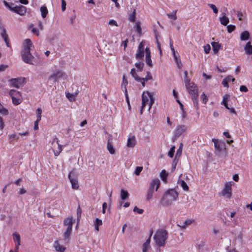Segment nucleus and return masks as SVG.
Instances as JSON below:
<instances>
[{
	"label": "nucleus",
	"instance_id": "57",
	"mask_svg": "<svg viewBox=\"0 0 252 252\" xmlns=\"http://www.w3.org/2000/svg\"><path fill=\"white\" fill-rule=\"evenodd\" d=\"M144 80H145L146 81H148L149 80L152 79V76L151 75H150V72H148L147 75L145 77V78H143Z\"/></svg>",
	"mask_w": 252,
	"mask_h": 252
},
{
	"label": "nucleus",
	"instance_id": "17",
	"mask_svg": "<svg viewBox=\"0 0 252 252\" xmlns=\"http://www.w3.org/2000/svg\"><path fill=\"white\" fill-rule=\"evenodd\" d=\"M72 228H67L65 232L63 234V237L64 238V241L66 243H68L70 239V236L72 232Z\"/></svg>",
	"mask_w": 252,
	"mask_h": 252
},
{
	"label": "nucleus",
	"instance_id": "59",
	"mask_svg": "<svg viewBox=\"0 0 252 252\" xmlns=\"http://www.w3.org/2000/svg\"><path fill=\"white\" fill-rule=\"evenodd\" d=\"M240 91L244 92H247L248 91V90L247 88L246 87V86H244V85L240 86Z\"/></svg>",
	"mask_w": 252,
	"mask_h": 252
},
{
	"label": "nucleus",
	"instance_id": "10",
	"mask_svg": "<svg viewBox=\"0 0 252 252\" xmlns=\"http://www.w3.org/2000/svg\"><path fill=\"white\" fill-rule=\"evenodd\" d=\"M25 79V78H14L10 79V81L12 86L16 88H19L21 86L24 85Z\"/></svg>",
	"mask_w": 252,
	"mask_h": 252
},
{
	"label": "nucleus",
	"instance_id": "5",
	"mask_svg": "<svg viewBox=\"0 0 252 252\" xmlns=\"http://www.w3.org/2000/svg\"><path fill=\"white\" fill-rule=\"evenodd\" d=\"M67 76V75L64 71L62 70L58 69L49 76V79L54 82H57L60 79H66Z\"/></svg>",
	"mask_w": 252,
	"mask_h": 252
},
{
	"label": "nucleus",
	"instance_id": "61",
	"mask_svg": "<svg viewBox=\"0 0 252 252\" xmlns=\"http://www.w3.org/2000/svg\"><path fill=\"white\" fill-rule=\"evenodd\" d=\"M228 83V82L226 79V78H224L222 82V84L223 85L224 87L228 88L229 87Z\"/></svg>",
	"mask_w": 252,
	"mask_h": 252
},
{
	"label": "nucleus",
	"instance_id": "55",
	"mask_svg": "<svg viewBox=\"0 0 252 252\" xmlns=\"http://www.w3.org/2000/svg\"><path fill=\"white\" fill-rule=\"evenodd\" d=\"M9 139H13L17 140L19 138V137L15 133L11 134L9 135Z\"/></svg>",
	"mask_w": 252,
	"mask_h": 252
},
{
	"label": "nucleus",
	"instance_id": "50",
	"mask_svg": "<svg viewBox=\"0 0 252 252\" xmlns=\"http://www.w3.org/2000/svg\"><path fill=\"white\" fill-rule=\"evenodd\" d=\"M146 54V58H151V52L150 48H145L144 53Z\"/></svg>",
	"mask_w": 252,
	"mask_h": 252
},
{
	"label": "nucleus",
	"instance_id": "32",
	"mask_svg": "<svg viewBox=\"0 0 252 252\" xmlns=\"http://www.w3.org/2000/svg\"><path fill=\"white\" fill-rule=\"evenodd\" d=\"M102 225V221L101 220L98 218H96L95 219V221L94 222V227L95 229L97 231H99V226Z\"/></svg>",
	"mask_w": 252,
	"mask_h": 252
},
{
	"label": "nucleus",
	"instance_id": "4",
	"mask_svg": "<svg viewBox=\"0 0 252 252\" xmlns=\"http://www.w3.org/2000/svg\"><path fill=\"white\" fill-rule=\"evenodd\" d=\"M214 143L215 153L219 157H224L226 155V144L224 142L219 141L215 138L212 139Z\"/></svg>",
	"mask_w": 252,
	"mask_h": 252
},
{
	"label": "nucleus",
	"instance_id": "40",
	"mask_svg": "<svg viewBox=\"0 0 252 252\" xmlns=\"http://www.w3.org/2000/svg\"><path fill=\"white\" fill-rule=\"evenodd\" d=\"M130 74H131V76L133 78H134V79L136 81L141 80L140 77H138V75H137V74L135 72V69L134 68H132L131 69Z\"/></svg>",
	"mask_w": 252,
	"mask_h": 252
},
{
	"label": "nucleus",
	"instance_id": "31",
	"mask_svg": "<svg viewBox=\"0 0 252 252\" xmlns=\"http://www.w3.org/2000/svg\"><path fill=\"white\" fill-rule=\"evenodd\" d=\"M129 196V193L126 190L122 189L121 190V198L122 200L126 199Z\"/></svg>",
	"mask_w": 252,
	"mask_h": 252
},
{
	"label": "nucleus",
	"instance_id": "27",
	"mask_svg": "<svg viewBox=\"0 0 252 252\" xmlns=\"http://www.w3.org/2000/svg\"><path fill=\"white\" fill-rule=\"evenodd\" d=\"M9 95L11 96V97H21V93L19 91H17L15 90H11L9 92Z\"/></svg>",
	"mask_w": 252,
	"mask_h": 252
},
{
	"label": "nucleus",
	"instance_id": "52",
	"mask_svg": "<svg viewBox=\"0 0 252 252\" xmlns=\"http://www.w3.org/2000/svg\"><path fill=\"white\" fill-rule=\"evenodd\" d=\"M125 94L126 96V102H127V104H129V103H130V102H129V98H128V96L127 91L126 88V85L125 86Z\"/></svg>",
	"mask_w": 252,
	"mask_h": 252
},
{
	"label": "nucleus",
	"instance_id": "28",
	"mask_svg": "<svg viewBox=\"0 0 252 252\" xmlns=\"http://www.w3.org/2000/svg\"><path fill=\"white\" fill-rule=\"evenodd\" d=\"M192 221H193L192 220H185L183 224H178L177 226L180 227L182 229H185L186 228L187 226L191 224L192 223Z\"/></svg>",
	"mask_w": 252,
	"mask_h": 252
},
{
	"label": "nucleus",
	"instance_id": "42",
	"mask_svg": "<svg viewBox=\"0 0 252 252\" xmlns=\"http://www.w3.org/2000/svg\"><path fill=\"white\" fill-rule=\"evenodd\" d=\"M12 99V102L15 105H18L21 102V99L19 97H11Z\"/></svg>",
	"mask_w": 252,
	"mask_h": 252
},
{
	"label": "nucleus",
	"instance_id": "41",
	"mask_svg": "<svg viewBox=\"0 0 252 252\" xmlns=\"http://www.w3.org/2000/svg\"><path fill=\"white\" fill-rule=\"evenodd\" d=\"M32 42L30 39H26L24 42V47H31Z\"/></svg>",
	"mask_w": 252,
	"mask_h": 252
},
{
	"label": "nucleus",
	"instance_id": "54",
	"mask_svg": "<svg viewBox=\"0 0 252 252\" xmlns=\"http://www.w3.org/2000/svg\"><path fill=\"white\" fill-rule=\"evenodd\" d=\"M66 3L65 0H62V10L63 11H65L66 9Z\"/></svg>",
	"mask_w": 252,
	"mask_h": 252
},
{
	"label": "nucleus",
	"instance_id": "62",
	"mask_svg": "<svg viewBox=\"0 0 252 252\" xmlns=\"http://www.w3.org/2000/svg\"><path fill=\"white\" fill-rule=\"evenodd\" d=\"M109 25H114V26H116L117 27L118 26V25L117 24V22L115 20H111L109 22Z\"/></svg>",
	"mask_w": 252,
	"mask_h": 252
},
{
	"label": "nucleus",
	"instance_id": "9",
	"mask_svg": "<svg viewBox=\"0 0 252 252\" xmlns=\"http://www.w3.org/2000/svg\"><path fill=\"white\" fill-rule=\"evenodd\" d=\"M187 126L185 125H178L174 131V135L173 140H176L177 138L179 137L183 133L186 131Z\"/></svg>",
	"mask_w": 252,
	"mask_h": 252
},
{
	"label": "nucleus",
	"instance_id": "16",
	"mask_svg": "<svg viewBox=\"0 0 252 252\" xmlns=\"http://www.w3.org/2000/svg\"><path fill=\"white\" fill-rule=\"evenodd\" d=\"M146 92H144L142 95V106L141 109V113H142V110L145 107L149 102V96L148 94L146 95Z\"/></svg>",
	"mask_w": 252,
	"mask_h": 252
},
{
	"label": "nucleus",
	"instance_id": "15",
	"mask_svg": "<svg viewBox=\"0 0 252 252\" xmlns=\"http://www.w3.org/2000/svg\"><path fill=\"white\" fill-rule=\"evenodd\" d=\"M171 49L178 67L181 68L182 66V63L180 59L179 55H178V53L175 52V48H171Z\"/></svg>",
	"mask_w": 252,
	"mask_h": 252
},
{
	"label": "nucleus",
	"instance_id": "47",
	"mask_svg": "<svg viewBox=\"0 0 252 252\" xmlns=\"http://www.w3.org/2000/svg\"><path fill=\"white\" fill-rule=\"evenodd\" d=\"M175 146H173L170 150V151H169L168 153V156L170 157V158H173V156H174V152H175Z\"/></svg>",
	"mask_w": 252,
	"mask_h": 252
},
{
	"label": "nucleus",
	"instance_id": "46",
	"mask_svg": "<svg viewBox=\"0 0 252 252\" xmlns=\"http://www.w3.org/2000/svg\"><path fill=\"white\" fill-rule=\"evenodd\" d=\"M143 170V167L142 166H137L136 167L135 170L134 171V174L136 175H139L140 173V172Z\"/></svg>",
	"mask_w": 252,
	"mask_h": 252
},
{
	"label": "nucleus",
	"instance_id": "23",
	"mask_svg": "<svg viewBox=\"0 0 252 252\" xmlns=\"http://www.w3.org/2000/svg\"><path fill=\"white\" fill-rule=\"evenodd\" d=\"M223 16L220 18V21L223 26H227L229 22V20L228 17L225 16V13H223Z\"/></svg>",
	"mask_w": 252,
	"mask_h": 252
},
{
	"label": "nucleus",
	"instance_id": "48",
	"mask_svg": "<svg viewBox=\"0 0 252 252\" xmlns=\"http://www.w3.org/2000/svg\"><path fill=\"white\" fill-rule=\"evenodd\" d=\"M208 5L213 10V12L217 14L218 12V10L216 6L213 4H208Z\"/></svg>",
	"mask_w": 252,
	"mask_h": 252
},
{
	"label": "nucleus",
	"instance_id": "39",
	"mask_svg": "<svg viewBox=\"0 0 252 252\" xmlns=\"http://www.w3.org/2000/svg\"><path fill=\"white\" fill-rule=\"evenodd\" d=\"M177 12V10H176L175 11H172V12L171 13L167 14V15L168 17V18L175 20L177 18V16H176Z\"/></svg>",
	"mask_w": 252,
	"mask_h": 252
},
{
	"label": "nucleus",
	"instance_id": "44",
	"mask_svg": "<svg viewBox=\"0 0 252 252\" xmlns=\"http://www.w3.org/2000/svg\"><path fill=\"white\" fill-rule=\"evenodd\" d=\"M36 114H37V119H38V121H40L41 118V113H42V110L41 108H38L37 109L36 111Z\"/></svg>",
	"mask_w": 252,
	"mask_h": 252
},
{
	"label": "nucleus",
	"instance_id": "12",
	"mask_svg": "<svg viewBox=\"0 0 252 252\" xmlns=\"http://www.w3.org/2000/svg\"><path fill=\"white\" fill-rule=\"evenodd\" d=\"M0 28L1 30V36L2 37V38L3 39V40H4L7 47H10L9 41L8 39V34L6 33V30L2 26H1V27L0 26Z\"/></svg>",
	"mask_w": 252,
	"mask_h": 252
},
{
	"label": "nucleus",
	"instance_id": "21",
	"mask_svg": "<svg viewBox=\"0 0 252 252\" xmlns=\"http://www.w3.org/2000/svg\"><path fill=\"white\" fill-rule=\"evenodd\" d=\"M72 224L73 221L72 217L67 218L65 219L63 221V224L64 226H67V228L70 227V228H72Z\"/></svg>",
	"mask_w": 252,
	"mask_h": 252
},
{
	"label": "nucleus",
	"instance_id": "8",
	"mask_svg": "<svg viewBox=\"0 0 252 252\" xmlns=\"http://www.w3.org/2000/svg\"><path fill=\"white\" fill-rule=\"evenodd\" d=\"M232 184L230 182L226 183L224 188L221 192V194L227 198H230L232 196Z\"/></svg>",
	"mask_w": 252,
	"mask_h": 252
},
{
	"label": "nucleus",
	"instance_id": "14",
	"mask_svg": "<svg viewBox=\"0 0 252 252\" xmlns=\"http://www.w3.org/2000/svg\"><path fill=\"white\" fill-rule=\"evenodd\" d=\"M68 178L71 184L72 189H77L79 188L77 179L76 177H73L71 176V173L68 174Z\"/></svg>",
	"mask_w": 252,
	"mask_h": 252
},
{
	"label": "nucleus",
	"instance_id": "45",
	"mask_svg": "<svg viewBox=\"0 0 252 252\" xmlns=\"http://www.w3.org/2000/svg\"><path fill=\"white\" fill-rule=\"evenodd\" d=\"M236 27L234 25H229L227 26V31L229 33L232 32L235 29Z\"/></svg>",
	"mask_w": 252,
	"mask_h": 252
},
{
	"label": "nucleus",
	"instance_id": "35",
	"mask_svg": "<svg viewBox=\"0 0 252 252\" xmlns=\"http://www.w3.org/2000/svg\"><path fill=\"white\" fill-rule=\"evenodd\" d=\"M136 19V10L134 9L132 12L128 16V20L131 22H134Z\"/></svg>",
	"mask_w": 252,
	"mask_h": 252
},
{
	"label": "nucleus",
	"instance_id": "11",
	"mask_svg": "<svg viewBox=\"0 0 252 252\" xmlns=\"http://www.w3.org/2000/svg\"><path fill=\"white\" fill-rule=\"evenodd\" d=\"M160 185V182L158 179H154L151 182L149 189L157 191Z\"/></svg>",
	"mask_w": 252,
	"mask_h": 252
},
{
	"label": "nucleus",
	"instance_id": "51",
	"mask_svg": "<svg viewBox=\"0 0 252 252\" xmlns=\"http://www.w3.org/2000/svg\"><path fill=\"white\" fill-rule=\"evenodd\" d=\"M134 212H137L138 214H141L143 213L144 210L138 208L137 207L135 206L133 208Z\"/></svg>",
	"mask_w": 252,
	"mask_h": 252
},
{
	"label": "nucleus",
	"instance_id": "19",
	"mask_svg": "<svg viewBox=\"0 0 252 252\" xmlns=\"http://www.w3.org/2000/svg\"><path fill=\"white\" fill-rule=\"evenodd\" d=\"M56 250L59 252H63L65 249V247L61 245L58 241H56L54 245Z\"/></svg>",
	"mask_w": 252,
	"mask_h": 252
},
{
	"label": "nucleus",
	"instance_id": "29",
	"mask_svg": "<svg viewBox=\"0 0 252 252\" xmlns=\"http://www.w3.org/2000/svg\"><path fill=\"white\" fill-rule=\"evenodd\" d=\"M182 149H183V144L182 143H181L179 149L177 151L175 158L174 160V162H175L176 159L179 158L181 156V155L182 154Z\"/></svg>",
	"mask_w": 252,
	"mask_h": 252
},
{
	"label": "nucleus",
	"instance_id": "64",
	"mask_svg": "<svg viewBox=\"0 0 252 252\" xmlns=\"http://www.w3.org/2000/svg\"><path fill=\"white\" fill-rule=\"evenodd\" d=\"M225 78L227 80L228 82H230V81L234 82L235 80V78H233L232 76L231 75H228Z\"/></svg>",
	"mask_w": 252,
	"mask_h": 252
},
{
	"label": "nucleus",
	"instance_id": "56",
	"mask_svg": "<svg viewBox=\"0 0 252 252\" xmlns=\"http://www.w3.org/2000/svg\"><path fill=\"white\" fill-rule=\"evenodd\" d=\"M146 62L150 66L152 67L153 66L151 58H146Z\"/></svg>",
	"mask_w": 252,
	"mask_h": 252
},
{
	"label": "nucleus",
	"instance_id": "60",
	"mask_svg": "<svg viewBox=\"0 0 252 252\" xmlns=\"http://www.w3.org/2000/svg\"><path fill=\"white\" fill-rule=\"evenodd\" d=\"M245 53L247 55L252 54V48H244Z\"/></svg>",
	"mask_w": 252,
	"mask_h": 252
},
{
	"label": "nucleus",
	"instance_id": "18",
	"mask_svg": "<svg viewBox=\"0 0 252 252\" xmlns=\"http://www.w3.org/2000/svg\"><path fill=\"white\" fill-rule=\"evenodd\" d=\"M136 143L135 137L132 136L131 137L128 138L127 140V146L130 148H133L134 147Z\"/></svg>",
	"mask_w": 252,
	"mask_h": 252
},
{
	"label": "nucleus",
	"instance_id": "34",
	"mask_svg": "<svg viewBox=\"0 0 252 252\" xmlns=\"http://www.w3.org/2000/svg\"><path fill=\"white\" fill-rule=\"evenodd\" d=\"M152 234H153V231L151 230L149 238L146 241V242L144 243V244L143 245V248H146L147 249H148V248L150 246V242H151V237Z\"/></svg>",
	"mask_w": 252,
	"mask_h": 252
},
{
	"label": "nucleus",
	"instance_id": "22",
	"mask_svg": "<svg viewBox=\"0 0 252 252\" xmlns=\"http://www.w3.org/2000/svg\"><path fill=\"white\" fill-rule=\"evenodd\" d=\"M144 56V48H138L136 54V58L138 60H142Z\"/></svg>",
	"mask_w": 252,
	"mask_h": 252
},
{
	"label": "nucleus",
	"instance_id": "6",
	"mask_svg": "<svg viewBox=\"0 0 252 252\" xmlns=\"http://www.w3.org/2000/svg\"><path fill=\"white\" fill-rule=\"evenodd\" d=\"M31 48H24L22 51V58L23 61L26 63L32 64V60L33 59V56L30 52Z\"/></svg>",
	"mask_w": 252,
	"mask_h": 252
},
{
	"label": "nucleus",
	"instance_id": "2",
	"mask_svg": "<svg viewBox=\"0 0 252 252\" xmlns=\"http://www.w3.org/2000/svg\"><path fill=\"white\" fill-rule=\"evenodd\" d=\"M167 235L168 233L165 230H158L154 237L156 244L159 247L164 246L167 238Z\"/></svg>",
	"mask_w": 252,
	"mask_h": 252
},
{
	"label": "nucleus",
	"instance_id": "63",
	"mask_svg": "<svg viewBox=\"0 0 252 252\" xmlns=\"http://www.w3.org/2000/svg\"><path fill=\"white\" fill-rule=\"evenodd\" d=\"M237 15L239 20L241 21L243 20L242 17L243 16V14L241 11H237Z\"/></svg>",
	"mask_w": 252,
	"mask_h": 252
},
{
	"label": "nucleus",
	"instance_id": "36",
	"mask_svg": "<svg viewBox=\"0 0 252 252\" xmlns=\"http://www.w3.org/2000/svg\"><path fill=\"white\" fill-rule=\"evenodd\" d=\"M135 28L138 33L141 35L142 33V28L141 27V23L139 21L137 22L135 25Z\"/></svg>",
	"mask_w": 252,
	"mask_h": 252
},
{
	"label": "nucleus",
	"instance_id": "7",
	"mask_svg": "<svg viewBox=\"0 0 252 252\" xmlns=\"http://www.w3.org/2000/svg\"><path fill=\"white\" fill-rule=\"evenodd\" d=\"M63 146L59 144L58 138L56 137L52 142V148L55 156H58L62 151Z\"/></svg>",
	"mask_w": 252,
	"mask_h": 252
},
{
	"label": "nucleus",
	"instance_id": "58",
	"mask_svg": "<svg viewBox=\"0 0 252 252\" xmlns=\"http://www.w3.org/2000/svg\"><path fill=\"white\" fill-rule=\"evenodd\" d=\"M229 97V95L226 94L223 96V100L222 103H224L227 102V100Z\"/></svg>",
	"mask_w": 252,
	"mask_h": 252
},
{
	"label": "nucleus",
	"instance_id": "53",
	"mask_svg": "<svg viewBox=\"0 0 252 252\" xmlns=\"http://www.w3.org/2000/svg\"><path fill=\"white\" fill-rule=\"evenodd\" d=\"M0 113L4 115H7L8 114V111L5 108H2L0 109Z\"/></svg>",
	"mask_w": 252,
	"mask_h": 252
},
{
	"label": "nucleus",
	"instance_id": "3",
	"mask_svg": "<svg viewBox=\"0 0 252 252\" xmlns=\"http://www.w3.org/2000/svg\"><path fill=\"white\" fill-rule=\"evenodd\" d=\"M190 84H187V89L189 93L191 95V98L193 102L194 106L196 109L198 108V91L197 86L193 82Z\"/></svg>",
	"mask_w": 252,
	"mask_h": 252
},
{
	"label": "nucleus",
	"instance_id": "25",
	"mask_svg": "<svg viewBox=\"0 0 252 252\" xmlns=\"http://www.w3.org/2000/svg\"><path fill=\"white\" fill-rule=\"evenodd\" d=\"M250 33L248 31H245L242 32L240 35L241 40H247L249 39Z\"/></svg>",
	"mask_w": 252,
	"mask_h": 252
},
{
	"label": "nucleus",
	"instance_id": "1",
	"mask_svg": "<svg viewBox=\"0 0 252 252\" xmlns=\"http://www.w3.org/2000/svg\"><path fill=\"white\" fill-rule=\"evenodd\" d=\"M179 193L174 189L166 190L160 200L161 204L164 206H170L174 201L177 200Z\"/></svg>",
	"mask_w": 252,
	"mask_h": 252
},
{
	"label": "nucleus",
	"instance_id": "38",
	"mask_svg": "<svg viewBox=\"0 0 252 252\" xmlns=\"http://www.w3.org/2000/svg\"><path fill=\"white\" fill-rule=\"evenodd\" d=\"M154 192V190L151 189H148L147 191V193L146 195V199L148 201H149L150 199H151L153 197V193Z\"/></svg>",
	"mask_w": 252,
	"mask_h": 252
},
{
	"label": "nucleus",
	"instance_id": "49",
	"mask_svg": "<svg viewBox=\"0 0 252 252\" xmlns=\"http://www.w3.org/2000/svg\"><path fill=\"white\" fill-rule=\"evenodd\" d=\"M201 98L202 99V103L204 104L206 103L208 100V98L206 95L204 93H203L201 95Z\"/></svg>",
	"mask_w": 252,
	"mask_h": 252
},
{
	"label": "nucleus",
	"instance_id": "24",
	"mask_svg": "<svg viewBox=\"0 0 252 252\" xmlns=\"http://www.w3.org/2000/svg\"><path fill=\"white\" fill-rule=\"evenodd\" d=\"M13 238L14 241L16 243L15 245H21V238L20 235L17 232H15L13 234Z\"/></svg>",
	"mask_w": 252,
	"mask_h": 252
},
{
	"label": "nucleus",
	"instance_id": "13",
	"mask_svg": "<svg viewBox=\"0 0 252 252\" xmlns=\"http://www.w3.org/2000/svg\"><path fill=\"white\" fill-rule=\"evenodd\" d=\"M112 136L111 135H109V137H108V141H107V148L109 153L111 154H114L115 153V150L113 147V146L112 145Z\"/></svg>",
	"mask_w": 252,
	"mask_h": 252
},
{
	"label": "nucleus",
	"instance_id": "37",
	"mask_svg": "<svg viewBox=\"0 0 252 252\" xmlns=\"http://www.w3.org/2000/svg\"><path fill=\"white\" fill-rule=\"evenodd\" d=\"M167 176L168 174L166 173V171L165 170H162L160 174V177L163 182L166 181Z\"/></svg>",
	"mask_w": 252,
	"mask_h": 252
},
{
	"label": "nucleus",
	"instance_id": "20",
	"mask_svg": "<svg viewBox=\"0 0 252 252\" xmlns=\"http://www.w3.org/2000/svg\"><path fill=\"white\" fill-rule=\"evenodd\" d=\"M26 7L23 5H19L17 6V9H16V13L20 15H24L26 12Z\"/></svg>",
	"mask_w": 252,
	"mask_h": 252
},
{
	"label": "nucleus",
	"instance_id": "33",
	"mask_svg": "<svg viewBox=\"0 0 252 252\" xmlns=\"http://www.w3.org/2000/svg\"><path fill=\"white\" fill-rule=\"evenodd\" d=\"M178 184L181 185V186L185 191L189 190V187L184 180H179Z\"/></svg>",
	"mask_w": 252,
	"mask_h": 252
},
{
	"label": "nucleus",
	"instance_id": "26",
	"mask_svg": "<svg viewBox=\"0 0 252 252\" xmlns=\"http://www.w3.org/2000/svg\"><path fill=\"white\" fill-rule=\"evenodd\" d=\"M146 94H148V95L150 98V102L149 103V110H150L151 109V108L152 107V105L154 103L155 100H154L153 95L152 93H150L148 91H147Z\"/></svg>",
	"mask_w": 252,
	"mask_h": 252
},
{
	"label": "nucleus",
	"instance_id": "43",
	"mask_svg": "<svg viewBox=\"0 0 252 252\" xmlns=\"http://www.w3.org/2000/svg\"><path fill=\"white\" fill-rule=\"evenodd\" d=\"M135 65L139 70V71H141L143 70L144 63H143L142 62H139L138 63H136Z\"/></svg>",
	"mask_w": 252,
	"mask_h": 252
},
{
	"label": "nucleus",
	"instance_id": "30",
	"mask_svg": "<svg viewBox=\"0 0 252 252\" xmlns=\"http://www.w3.org/2000/svg\"><path fill=\"white\" fill-rule=\"evenodd\" d=\"M40 11L42 18H45L48 13L47 8L46 6H41L40 7Z\"/></svg>",
	"mask_w": 252,
	"mask_h": 252
}]
</instances>
